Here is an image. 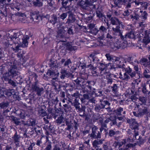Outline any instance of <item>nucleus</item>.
I'll list each match as a JSON object with an SVG mask.
<instances>
[{"instance_id": "1", "label": "nucleus", "mask_w": 150, "mask_h": 150, "mask_svg": "<svg viewBox=\"0 0 150 150\" xmlns=\"http://www.w3.org/2000/svg\"><path fill=\"white\" fill-rule=\"evenodd\" d=\"M111 23L113 25H117L115 28H113V34L117 37L113 38L109 33H108L106 38L107 39L105 40V43L106 42V45L111 48H113L115 46L119 47H124L126 46V42L124 40L125 38L122 36V32L120 30V26L122 28L123 27V25L122 22L119 21V20L115 17L111 18L110 19Z\"/></svg>"}, {"instance_id": "2", "label": "nucleus", "mask_w": 150, "mask_h": 150, "mask_svg": "<svg viewBox=\"0 0 150 150\" xmlns=\"http://www.w3.org/2000/svg\"><path fill=\"white\" fill-rule=\"evenodd\" d=\"M99 53L96 51H94L89 55L88 57V64H87L84 63H82L80 62H78L77 65H79L78 67H81V69H84L86 68H89L91 70V73L94 76H97L98 79H101L103 78V68L102 67H103V63L102 62L99 63V72H97L95 70L96 67L93 66V64L97 62L98 61V58L97 57L96 55Z\"/></svg>"}, {"instance_id": "3", "label": "nucleus", "mask_w": 150, "mask_h": 150, "mask_svg": "<svg viewBox=\"0 0 150 150\" xmlns=\"http://www.w3.org/2000/svg\"><path fill=\"white\" fill-rule=\"evenodd\" d=\"M7 64L8 66V72L1 75L2 80L7 82L20 74L17 69L19 63L17 60H15L14 58L12 59L8 62Z\"/></svg>"}, {"instance_id": "4", "label": "nucleus", "mask_w": 150, "mask_h": 150, "mask_svg": "<svg viewBox=\"0 0 150 150\" xmlns=\"http://www.w3.org/2000/svg\"><path fill=\"white\" fill-rule=\"evenodd\" d=\"M96 1L97 0H79L77 5L83 9H88L89 7L91 10H94L96 7L93 3Z\"/></svg>"}, {"instance_id": "5", "label": "nucleus", "mask_w": 150, "mask_h": 150, "mask_svg": "<svg viewBox=\"0 0 150 150\" xmlns=\"http://www.w3.org/2000/svg\"><path fill=\"white\" fill-rule=\"evenodd\" d=\"M27 32L25 33V35H24L22 33V32H20L19 33V35H18L19 38H20L21 37H23L22 38V43L21 45L19 44L16 46L15 48L13 47H11L13 51H14L15 52H18L19 50H20L19 47H27L28 45V40L29 39V36H28L26 34Z\"/></svg>"}, {"instance_id": "6", "label": "nucleus", "mask_w": 150, "mask_h": 150, "mask_svg": "<svg viewBox=\"0 0 150 150\" xmlns=\"http://www.w3.org/2000/svg\"><path fill=\"white\" fill-rule=\"evenodd\" d=\"M18 33H14L13 35H9L8 36L7 39H6L3 42V46L4 48L6 49L11 47L14 42L18 38Z\"/></svg>"}, {"instance_id": "7", "label": "nucleus", "mask_w": 150, "mask_h": 150, "mask_svg": "<svg viewBox=\"0 0 150 150\" xmlns=\"http://www.w3.org/2000/svg\"><path fill=\"white\" fill-rule=\"evenodd\" d=\"M30 19L34 22H39L40 20H42V19L44 18H48L49 16L47 14L45 15H39V12L38 11H34L31 12L30 13Z\"/></svg>"}, {"instance_id": "8", "label": "nucleus", "mask_w": 150, "mask_h": 150, "mask_svg": "<svg viewBox=\"0 0 150 150\" xmlns=\"http://www.w3.org/2000/svg\"><path fill=\"white\" fill-rule=\"evenodd\" d=\"M69 102L71 103V104L75 108H78V107L80 106V104L79 102L80 98L79 94L78 93H75L71 95L70 96Z\"/></svg>"}, {"instance_id": "9", "label": "nucleus", "mask_w": 150, "mask_h": 150, "mask_svg": "<svg viewBox=\"0 0 150 150\" xmlns=\"http://www.w3.org/2000/svg\"><path fill=\"white\" fill-rule=\"evenodd\" d=\"M88 76V75L86 73L82 74L80 77L77 78L74 81L77 86H81V85L85 84V83L86 81L85 80H87Z\"/></svg>"}, {"instance_id": "10", "label": "nucleus", "mask_w": 150, "mask_h": 150, "mask_svg": "<svg viewBox=\"0 0 150 150\" xmlns=\"http://www.w3.org/2000/svg\"><path fill=\"white\" fill-rule=\"evenodd\" d=\"M5 95L10 98H13L15 100H18L19 97L18 93L13 89H9L6 91L4 92Z\"/></svg>"}, {"instance_id": "11", "label": "nucleus", "mask_w": 150, "mask_h": 150, "mask_svg": "<svg viewBox=\"0 0 150 150\" xmlns=\"http://www.w3.org/2000/svg\"><path fill=\"white\" fill-rule=\"evenodd\" d=\"M32 88L33 91L36 92V94L38 96H41L43 92L44 88L42 86L33 83L32 85Z\"/></svg>"}, {"instance_id": "12", "label": "nucleus", "mask_w": 150, "mask_h": 150, "mask_svg": "<svg viewBox=\"0 0 150 150\" xmlns=\"http://www.w3.org/2000/svg\"><path fill=\"white\" fill-rule=\"evenodd\" d=\"M67 13H68L69 15L68 18L66 23V26H67V25H72L71 24L74 22L76 20L75 16L70 10L68 11Z\"/></svg>"}, {"instance_id": "13", "label": "nucleus", "mask_w": 150, "mask_h": 150, "mask_svg": "<svg viewBox=\"0 0 150 150\" xmlns=\"http://www.w3.org/2000/svg\"><path fill=\"white\" fill-rule=\"evenodd\" d=\"M98 129V128L95 126H93L92 127V132L90 135L91 138L97 139L101 138V134Z\"/></svg>"}, {"instance_id": "14", "label": "nucleus", "mask_w": 150, "mask_h": 150, "mask_svg": "<svg viewBox=\"0 0 150 150\" xmlns=\"http://www.w3.org/2000/svg\"><path fill=\"white\" fill-rule=\"evenodd\" d=\"M123 37L124 38H125V39H124V41H125V42H125L126 43V46H125V47H114V48H113V49H114L115 48V47L117 49H119V48H122V49H124L125 47H127V41H126V39H127V38H132V39H134L135 38V35H134V33L132 32H130L129 33H128V34H126L125 35H124V36H123Z\"/></svg>"}, {"instance_id": "15", "label": "nucleus", "mask_w": 150, "mask_h": 150, "mask_svg": "<svg viewBox=\"0 0 150 150\" xmlns=\"http://www.w3.org/2000/svg\"><path fill=\"white\" fill-rule=\"evenodd\" d=\"M94 84V83L92 81H86L85 84L81 85V86L82 89H85L90 92L92 90V85Z\"/></svg>"}, {"instance_id": "16", "label": "nucleus", "mask_w": 150, "mask_h": 150, "mask_svg": "<svg viewBox=\"0 0 150 150\" xmlns=\"http://www.w3.org/2000/svg\"><path fill=\"white\" fill-rule=\"evenodd\" d=\"M127 122L129 123L131 128L136 129L138 127V124L136 121L135 119H131L127 120Z\"/></svg>"}, {"instance_id": "17", "label": "nucleus", "mask_w": 150, "mask_h": 150, "mask_svg": "<svg viewBox=\"0 0 150 150\" xmlns=\"http://www.w3.org/2000/svg\"><path fill=\"white\" fill-rule=\"evenodd\" d=\"M50 66L51 67L50 69H55L57 68H60L61 67L60 63H58L57 60L50 59Z\"/></svg>"}, {"instance_id": "18", "label": "nucleus", "mask_w": 150, "mask_h": 150, "mask_svg": "<svg viewBox=\"0 0 150 150\" xmlns=\"http://www.w3.org/2000/svg\"><path fill=\"white\" fill-rule=\"evenodd\" d=\"M104 78L105 79L104 80L105 85L107 84L108 86L111 84L112 82V79L110 77V74L104 73Z\"/></svg>"}, {"instance_id": "19", "label": "nucleus", "mask_w": 150, "mask_h": 150, "mask_svg": "<svg viewBox=\"0 0 150 150\" xmlns=\"http://www.w3.org/2000/svg\"><path fill=\"white\" fill-rule=\"evenodd\" d=\"M81 91L84 93L83 94V98H82L80 99L81 101L83 102L85 99H88L89 98V92L88 90L85 89H82Z\"/></svg>"}, {"instance_id": "20", "label": "nucleus", "mask_w": 150, "mask_h": 150, "mask_svg": "<svg viewBox=\"0 0 150 150\" xmlns=\"http://www.w3.org/2000/svg\"><path fill=\"white\" fill-rule=\"evenodd\" d=\"M138 110L139 113V115L141 116L147 114L149 113V110L146 107H142L141 108H139Z\"/></svg>"}, {"instance_id": "21", "label": "nucleus", "mask_w": 150, "mask_h": 150, "mask_svg": "<svg viewBox=\"0 0 150 150\" xmlns=\"http://www.w3.org/2000/svg\"><path fill=\"white\" fill-rule=\"evenodd\" d=\"M125 73L128 74L131 78L133 77L136 76L135 72H132V69L129 67L125 69Z\"/></svg>"}, {"instance_id": "22", "label": "nucleus", "mask_w": 150, "mask_h": 150, "mask_svg": "<svg viewBox=\"0 0 150 150\" xmlns=\"http://www.w3.org/2000/svg\"><path fill=\"white\" fill-rule=\"evenodd\" d=\"M52 143L49 140L48 138H47L45 144L46 147L44 150H51L52 148Z\"/></svg>"}, {"instance_id": "23", "label": "nucleus", "mask_w": 150, "mask_h": 150, "mask_svg": "<svg viewBox=\"0 0 150 150\" xmlns=\"http://www.w3.org/2000/svg\"><path fill=\"white\" fill-rule=\"evenodd\" d=\"M62 7L60 9H62V8H64L65 10L66 11H69L70 10L69 9L70 5L67 6V4H68L69 1L68 0H62Z\"/></svg>"}, {"instance_id": "24", "label": "nucleus", "mask_w": 150, "mask_h": 150, "mask_svg": "<svg viewBox=\"0 0 150 150\" xmlns=\"http://www.w3.org/2000/svg\"><path fill=\"white\" fill-rule=\"evenodd\" d=\"M10 118L14 122V123L17 125H21L22 124L21 122L20 121L19 119L13 116H11Z\"/></svg>"}, {"instance_id": "25", "label": "nucleus", "mask_w": 150, "mask_h": 150, "mask_svg": "<svg viewBox=\"0 0 150 150\" xmlns=\"http://www.w3.org/2000/svg\"><path fill=\"white\" fill-rule=\"evenodd\" d=\"M44 0H35L33 1V6L35 7H41L43 6Z\"/></svg>"}, {"instance_id": "26", "label": "nucleus", "mask_w": 150, "mask_h": 150, "mask_svg": "<svg viewBox=\"0 0 150 150\" xmlns=\"http://www.w3.org/2000/svg\"><path fill=\"white\" fill-rule=\"evenodd\" d=\"M38 115L40 116L44 117L46 116L47 114L46 111V108L41 107L40 108L38 111Z\"/></svg>"}, {"instance_id": "27", "label": "nucleus", "mask_w": 150, "mask_h": 150, "mask_svg": "<svg viewBox=\"0 0 150 150\" xmlns=\"http://www.w3.org/2000/svg\"><path fill=\"white\" fill-rule=\"evenodd\" d=\"M25 52L22 51L19 52L17 54V57L19 58L21 61L22 60L23 62L24 61V59L25 58Z\"/></svg>"}, {"instance_id": "28", "label": "nucleus", "mask_w": 150, "mask_h": 150, "mask_svg": "<svg viewBox=\"0 0 150 150\" xmlns=\"http://www.w3.org/2000/svg\"><path fill=\"white\" fill-rule=\"evenodd\" d=\"M120 76H119V78L122 80L127 81L130 79V76L126 73H125L124 74L123 76L121 72H120Z\"/></svg>"}, {"instance_id": "29", "label": "nucleus", "mask_w": 150, "mask_h": 150, "mask_svg": "<svg viewBox=\"0 0 150 150\" xmlns=\"http://www.w3.org/2000/svg\"><path fill=\"white\" fill-rule=\"evenodd\" d=\"M147 32V31H144V34H145L144 36V38L142 40L143 45V46L144 47H145L148 43L150 42V40L149 39V38H145V37L147 36V35H146V34Z\"/></svg>"}, {"instance_id": "30", "label": "nucleus", "mask_w": 150, "mask_h": 150, "mask_svg": "<svg viewBox=\"0 0 150 150\" xmlns=\"http://www.w3.org/2000/svg\"><path fill=\"white\" fill-rule=\"evenodd\" d=\"M10 102L7 101H4L0 103L1 108L5 109L9 106Z\"/></svg>"}, {"instance_id": "31", "label": "nucleus", "mask_w": 150, "mask_h": 150, "mask_svg": "<svg viewBox=\"0 0 150 150\" xmlns=\"http://www.w3.org/2000/svg\"><path fill=\"white\" fill-rule=\"evenodd\" d=\"M107 59L110 61L115 62L116 60V58L115 56L110 55V54H106L105 55Z\"/></svg>"}, {"instance_id": "32", "label": "nucleus", "mask_w": 150, "mask_h": 150, "mask_svg": "<svg viewBox=\"0 0 150 150\" xmlns=\"http://www.w3.org/2000/svg\"><path fill=\"white\" fill-rule=\"evenodd\" d=\"M125 0H115L114 2L115 6L118 8H120L124 3Z\"/></svg>"}, {"instance_id": "33", "label": "nucleus", "mask_w": 150, "mask_h": 150, "mask_svg": "<svg viewBox=\"0 0 150 150\" xmlns=\"http://www.w3.org/2000/svg\"><path fill=\"white\" fill-rule=\"evenodd\" d=\"M36 120L33 119H30L28 120L27 122L25 124V125H28V126H33L35 125Z\"/></svg>"}, {"instance_id": "34", "label": "nucleus", "mask_w": 150, "mask_h": 150, "mask_svg": "<svg viewBox=\"0 0 150 150\" xmlns=\"http://www.w3.org/2000/svg\"><path fill=\"white\" fill-rule=\"evenodd\" d=\"M134 64L132 65L134 67V69L135 70V71L133 72H135L136 74L137 73H139V68L138 67V65L139 64V62L138 61L134 62Z\"/></svg>"}, {"instance_id": "35", "label": "nucleus", "mask_w": 150, "mask_h": 150, "mask_svg": "<svg viewBox=\"0 0 150 150\" xmlns=\"http://www.w3.org/2000/svg\"><path fill=\"white\" fill-rule=\"evenodd\" d=\"M77 49V47L75 46H72L69 43H67L66 46V49L70 51H74Z\"/></svg>"}, {"instance_id": "36", "label": "nucleus", "mask_w": 150, "mask_h": 150, "mask_svg": "<svg viewBox=\"0 0 150 150\" xmlns=\"http://www.w3.org/2000/svg\"><path fill=\"white\" fill-rule=\"evenodd\" d=\"M134 134H132L133 137H132L130 136V138H129L127 139L128 141H130L131 142H133L134 140H135L136 139V137L137 136L139 135L138 132L137 131H136V130L134 131Z\"/></svg>"}, {"instance_id": "37", "label": "nucleus", "mask_w": 150, "mask_h": 150, "mask_svg": "<svg viewBox=\"0 0 150 150\" xmlns=\"http://www.w3.org/2000/svg\"><path fill=\"white\" fill-rule=\"evenodd\" d=\"M56 74H57L55 73L53 69H48L46 73V74L47 75L50 76L51 77L55 76Z\"/></svg>"}, {"instance_id": "38", "label": "nucleus", "mask_w": 150, "mask_h": 150, "mask_svg": "<svg viewBox=\"0 0 150 150\" xmlns=\"http://www.w3.org/2000/svg\"><path fill=\"white\" fill-rule=\"evenodd\" d=\"M99 31L102 32L103 31V26L102 25L99 28V30H98L97 28H94L90 32L91 33L93 34L94 35H96L97 33Z\"/></svg>"}, {"instance_id": "39", "label": "nucleus", "mask_w": 150, "mask_h": 150, "mask_svg": "<svg viewBox=\"0 0 150 150\" xmlns=\"http://www.w3.org/2000/svg\"><path fill=\"white\" fill-rule=\"evenodd\" d=\"M103 143L102 139L95 140L92 143V144L93 147L99 146V145Z\"/></svg>"}, {"instance_id": "40", "label": "nucleus", "mask_w": 150, "mask_h": 150, "mask_svg": "<svg viewBox=\"0 0 150 150\" xmlns=\"http://www.w3.org/2000/svg\"><path fill=\"white\" fill-rule=\"evenodd\" d=\"M111 89H112V92L115 94H116L118 91V87L117 84L115 83L113 84V86H111Z\"/></svg>"}, {"instance_id": "41", "label": "nucleus", "mask_w": 150, "mask_h": 150, "mask_svg": "<svg viewBox=\"0 0 150 150\" xmlns=\"http://www.w3.org/2000/svg\"><path fill=\"white\" fill-rule=\"evenodd\" d=\"M136 144H137L136 143H134V144L129 143L127 144L125 149L120 148V149H119V150H128L127 149L131 147L134 148Z\"/></svg>"}, {"instance_id": "42", "label": "nucleus", "mask_w": 150, "mask_h": 150, "mask_svg": "<svg viewBox=\"0 0 150 150\" xmlns=\"http://www.w3.org/2000/svg\"><path fill=\"white\" fill-rule=\"evenodd\" d=\"M13 140L14 142H20V136L18 135L16 132L12 137Z\"/></svg>"}, {"instance_id": "43", "label": "nucleus", "mask_w": 150, "mask_h": 150, "mask_svg": "<svg viewBox=\"0 0 150 150\" xmlns=\"http://www.w3.org/2000/svg\"><path fill=\"white\" fill-rule=\"evenodd\" d=\"M138 61L137 59L134 60L133 58L132 57H128L127 59V61L132 65L134 64V62H135Z\"/></svg>"}, {"instance_id": "44", "label": "nucleus", "mask_w": 150, "mask_h": 150, "mask_svg": "<svg viewBox=\"0 0 150 150\" xmlns=\"http://www.w3.org/2000/svg\"><path fill=\"white\" fill-rule=\"evenodd\" d=\"M148 15L147 12L145 11H144L142 14V16L141 18V21H145L146 20Z\"/></svg>"}, {"instance_id": "45", "label": "nucleus", "mask_w": 150, "mask_h": 150, "mask_svg": "<svg viewBox=\"0 0 150 150\" xmlns=\"http://www.w3.org/2000/svg\"><path fill=\"white\" fill-rule=\"evenodd\" d=\"M64 110L65 112H67L70 111L71 110V106L67 104H65L63 105Z\"/></svg>"}, {"instance_id": "46", "label": "nucleus", "mask_w": 150, "mask_h": 150, "mask_svg": "<svg viewBox=\"0 0 150 150\" xmlns=\"http://www.w3.org/2000/svg\"><path fill=\"white\" fill-rule=\"evenodd\" d=\"M103 106L102 105L100 106L99 105H96L95 108V110L97 112H101L103 111Z\"/></svg>"}, {"instance_id": "47", "label": "nucleus", "mask_w": 150, "mask_h": 150, "mask_svg": "<svg viewBox=\"0 0 150 150\" xmlns=\"http://www.w3.org/2000/svg\"><path fill=\"white\" fill-rule=\"evenodd\" d=\"M58 18L56 16H53L52 17L51 19L50 20V22L53 24H55V23H58Z\"/></svg>"}, {"instance_id": "48", "label": "nucleus", "mask_w": 150, "mask_h": 150, "mask_svg": "<svg viewBox=\"0 0 150 150\" xmlns=\"http://www.w3.org/2000/svg\"><path fill=\"white\" fill-rule=\"evenodd\" d=\"M123 111V109L122 108L120 107L117 108L115 110V113L117 115H121V112Z\"/></svg>"}, {"instance_id": "49", "label": "nucleus", "mask_w": 150, "mask_h": 150, "mask_svg": "<svg viewBox=\"0 0 150 150\" xmlns=\"http://www.w3.org/2000/svg\"><path fill=\"white\" fill-rule=\"evenodd\" d=\"M149 70L147 69H144L143 73L144 77L147 78H150V75L148 74L149 73Z\"/></svg>"}, {"instance_id": "50", "label": "nucleus", "mask_w": 150, "mask_h": 150, "mask_svg": "<svg viewBox=\"0 0 150 150\" xmlns=\"http://www.w3.org/2000/svg\"><path fill=\"white\" fill-rule=\"evenodd\" d=\"M31 76L33 77L32 79L33 80H34L35 81L34 83H36V84H38V80L37 79L38 76L37 74L35 73H33L32 74Z\"/></svg>"}, {"instance_id": "51", "label": "nucleus", "mask_w": 150, "mask_h": 150, "mask_svg": "<svg viewBox=\"0 0 150 150\" xmlns=\"http://www.w3.org/2000/svg\"><path fill=\"white\" fill-rule=\"evenodd\" d=\"M65 74L66 77L69 78L70 79H72L74 77V75L71 73L65 70Z\"/></svg>"}, {"instance_id": "52", "label": "nucleus", "mask_w": 150, "mask_h": 150, "mask_svg": "<svg viewBox=\"0 0 150 150\" xmlns=\"http://www.w3.org/2000/svg\"><path fill=\"white\" fill-rule=\"evenodd\" d=\"M64 117L62 116H60L57 118L56 120V123L60 124L62 123L63 122Z\"/></svg>"}, {"instance_id": "53", "label": "nucleus", "mask_w": 150, "mask_h": 150, "mask_svg": "<svg viewBox=\"0 0 150 150\" xmlns=\"http://www.w3.org/2000/svg\"><path fill=\"white\" fill-rule=\"evenodd\" d=\"M78 108H76V110H78L79 113L83 112V114L85 112V107L84 106H82L81 108H80V106L78 107Z\"/></svg>"}, {"instance_id": "54", "label": "nucleus", "mask_w": 150, "mask_h": 150, "mask_svg": "<svg viewBox=\"0 0 150 150\" xmlns=\"http://www.w3.org/2000/svg\"><path fill=\"white\" fill-rule=\"evenodd\" d=\"M71 62L70 60V59H68L65 61V62L64 63V64L63 66L64 67L68 66V67H69V65L71 64Z\"/></svg>"}, {"instance_id": "55", "label": "nucleus", "mask_w": 150, "mask_h": 150, "mask_svg": "<svg viewBox=\"0 0 150 150\" xmlns=\"http://www.w3.org/2000/svg\"><path fill=\"white\" fill-rule=\"evenodd\" d=\"M59 74V73H57V74L55 75V76L54 77H53L52 80H51V81L52 83V84L53 85H54V82L56 81H57L58 80V79L57 78V76H58V74Z\"/></svg>"}, {"instance_id": "56", "label": "nucleus", "mask_w": 150, "mask_h": 150, "mask_svg": "<svg viewBox=\"0 0 150 150\" xmlns=\"http://www.w3.org/2000/svg\"><path fill=\"white\" fill-rule=\"evenodd\" d=\"M64 33V31L63 29H60L59 30L57 33L58 35L60 36L62 38L63 37V34Z\"/></svg>"}, {"instance_id": "57", "label": "nucleus", "mask_w": 150, "mask_h": 150, "mask_svg": "<svg viewBox=\"0 0 150 150\" xmlns=\"http://www.w3.org/2000/svg\"><path fill=\"white\" fill-rule=\"evenodd\" d=\"M131 17L133 20H138L139 19V16L137 14H135L134 15H131Z\"/></svg>"}, {"instance_id": "58", "label": "nucleus", "mask_w": 150, "mask_h": 150, "mask_svg": "<svg viewBox=\"0 0 150 150\" xmlns=\"http://www.w3.org/2000/svg\"><path fill=\"white\" fill-rule=\"evenodd\" d=\"M96 14L97 16L99 18H102L103 16V11H100L99 10H98L96 11Z\"/></svg>"}, {"instance_id": "59", "label": "nucleus", "mask_w": 150, "mask_h": 150, "mask_svg": "<svg viewBox=\"0 0 150 150\" xmlns=\"http://www.w3.org/2000/svg\"><path fill=\"white\" fill-rule=\"evenodd\" d=\"M139 100L142 102V103H146L147 99L144 97H140L139 98Z\"/></svg>"}, {"instance_id": "60", "label": "nucleus", "mask_w": 150, "mask_h": 150, "mask_svg": "<svg viewBox=\"0 0 150 150\" xmlns=\"http://www.w3.org/2000/svg\"><path fill=\"white\" fill-rule=\"evenodd\" d=\"M68 13H67V12L62 13L60 16V18L63 20H64L67 16Z\"/></svg>"}, {"instance_id": "61", "label": "nucleus", "mask_w": 150, "mask_h": 150, "mask_svg": "<svg viewBox=\"0 0 150 150\" xmlns=\"http://www.w3.org/2000/svg\"><path fill=\"white\" fill-rule=\"evenodd\" d=\"M70 26L69 28H67L68 29L67 33L69 35H71L73 34V29H72V27L71 25H68Z\"/></svg>"}, {"instance_id": "62", "label": "nucleus", "mask_w": 150, "mask_h": 150, "mask_svg": "<svg viewBox=\"0 0 150 150\" xmlns=\"http://www.w3.org/2000/svg\"><path fill=\"white\" fill-rule=\"evenodd\" d=\"M0 73L1 74V75H2V74L6 72L5 71H6V68L5 67L1 66L0 67Z\"/></svg>"}, {"instance_id": "63", "label": "nucleus", "mask_w": 150, "mask_h": 150, "mask_svg": "<svg viewBox=\"0 0 150 150\" xmlns=\"http://www.w3.org/2000/svg\"><path fill=\"white\" fill-rule=\"evenodd\" d=\"M50 6H52L54 3L55 0H45Z\"/></svg>"}, {"instance_id": "64", "label": "nucleus", "mask_w": 150, "mask_h": 150, "mask_svg": "<svg viewBox=\"0 0 150 150\" xmlns=\"http://www.w3.org/2000/svg\"><path fill=\"white\" fill-rule=\"evenodd\" d=\"M19 117L21 119H24L27 115V114L25 113L24 111L21 112L19 114Z\"/></svg>"}]
</instances>
